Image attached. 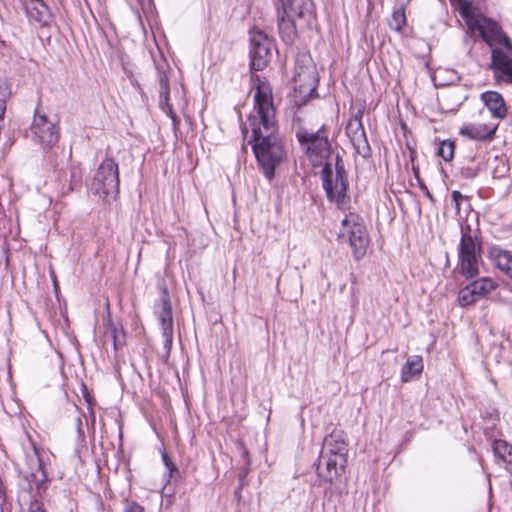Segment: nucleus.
<instances>
[{
	"label": "nucleus",
	"instance_id": "obj_1",
	"mask_svg": "<svg viewBox=\"0 0 512 512\" xmlns=\"http://www.w3.org/2000/svg\"><path fill=\"white\" fill-rule=\"evenodd\" d=\"M251 88L255 90L254 110L256 115H250L242 127L246 136L248 129L252 134L248 144L252 145L259 169L265 178L271 182L275 177L276 168L285 160L286 152L283 141L277 133L275 108L272 88L265 77L252 74Z\"/></svg>",
	"mask_w": 512,
	"mask_h": 512
},
{
	"label": "nucleus",
	"instance_id": "obj_2",
	"mask_svg": "<svg viewBox=\"0 0 512 512\" xmlns=\"http://www.w3.org/2000/svg\"><path fill=\"white\" fill-rule=\"evenodd\" d=\"M296 138L301 146H305L306 155L313 167L323 166L321 171L322 187L327 200L335 203L337 208L346 210L350 206V197L347 194L349 180L342 157H335V177L332 166L327 162L333 150L328 139L326 126L322 125L316 132L299 129Z\"/></svg>",
	"mask_w": 512,
	"mask_h": 512
},
{
	"label": "nucleus",
	"instance_id": "obj_3",
	"mask_svg": "<svg viewBox=\"0 0 512 512\" xmlns=\"http://www.w3.org/2000/svg\"><path fill=\"white\" fill-rule=\"evenodd\" d=\"M347 442L344 432L333 430L323 440L317 475L319 485L324 486V497L331 500L341 494V476L347 464Z\"/></svg>",
	"mask_w": 512,
	"mask_h": 512
},
{
	"label": "nucleus",
	"instance_id": "obj_4",
	"mask_svg": "<svg viewBox=\"0 0 512 512\" xmlns=\"http://www.w3.org/2000/svg\"><path fill=\"white\" fill-rule=\"evenodd\" d=\"M33 139L40 143L44 148V158L46 162L57 168L59 163L54 160L60 151H64L57 146L60 138V128L57 119H50L45 114L35 113L31 125Z\"/></svg>",
	"mask_w": 512,
	"mask_h": 512
},
{
	"label": "nucleus",
	"instance_id": "obj_5",
	"mask_svg": "<svg viewBox=\"0 0 512 512\" xmlns=\"http://www.w3.org/2000/svg\"><path fill=\"white\" fill-rule=\"evenodd\" d=\"M459 273L468 279H473L479 275L481 261V242L472 236L469 226L466 230L462 228L461 238L457 247Z\"/></svg>",
	"mask_w": 512,
	"mask_h": 512
},
{
	"label": "nucleus",
	"instance_id": "obj_6",
	"mask_svg": "<svg viewBox=\"0 0 512 512\" xmlns=\"http://www.w3.org/2000/svg\"><path fill=\"white\" fill-rule=\"evenodd\" d=\"M119 166L110 157H106L98 166L89 184V190L102 199L116 197L119 194Z\"/></svg>",
	"mask_w": 512,
	"mask_h": 512
},
{
	"label": "nucleus",
	"instance_id": "obj_7",
	"mask_svg": "<svg viewBox=\"0 0 512 512\" xmlns=\"http://www.w3.org/2000/svg\"><path fill=\"white\" fill-rule=\"evenodd\" d=\"M341 224L343 229L339 233V238L347 237L354 259H362L369 244V236L362 218L350 213L342 220Z\"/></svg>",
	"mask_w": 512,
	"mask_h": 512
},
{
	"label": "nucleus",
	"instance_id": "obj_8",
	"mask_svg": "<svg viewBox=\"0 0 512 512\" xmlns=\"http://www.w3.org/2000/svg\"><path fill=\"white\" fill-rule=\"evenodd\" d=\"M272 40L262 31L250 32V68L252 71H261L269 63L271 57Z\"/></svg>",
	"mask_w": 512,
	"mask_h": 512
},
{
	"label": "nucleus",
	"instance_id": "obj_9",
	"mask_svg": "<svg viewBox=\"0 0 512 512\" xmlns=\"http://www.w3.org/2000/svg\"><path fill=\"white\" fill-rule=\"evenodd\" d=\"M497 286L498 284L489 277L476 279L460 289L458 293V303L462 307L475 304L488 296Z\"/></svg>",
	"mask_w": 512,
	"mask_h": 512
},
{
	"label": "nucleus",
	"instance_id": "obj_10",
	"mask_svg": "<svg viewBox=\"0 0 512 512\" xmlns=\"http://www.w3.org/2000/svg\"><path fill=\"white\" fill-rule=\"evenodd\" d=\"M155 309L162 328V336L165 340L164 347L170 350L173 342V314L169 292L166 287L162 288V295L156 303Z\"/></svg>",
	"mask_w": 512,
	"mask_h": 512
},
{
	"label": "nucleus",
	"instance_id": "obj_11",
	"mask_svg": "<svg viewBox=\"0 0 512 512\" xmlns=\"http://www.w3.org/2000/svg\"><path fill=\"white\" fill-rule=\"evenodd\" d=\"M346 135L350 139L357 154L367 159L371 157V147L362 124V112L354 115L346 126Z\"/></svg>",
	"mask_w": 512,
	"mask_h": 512
},
{
	"label": "nucleus",
	"instance_id": "obj_12",
	"mask_svg": "<svg viewBox=\"0 0 512 512\" xmlns=\"http://www.w3.org/2000/svg\"><path fill=\"white\" fill-rule=\"evenodd\" d=\"M29 22L38 28H49L53 15L43 0H22Z\"/></svg>",
	"mask_w": 512,
	"mask_h": 512
},
{
	"label": "nucleus",
	"instance_id": "obj_13",
	"mask_svg": "<svg viewBox=\"0 0 512 512\" xmlns=\"http://www.w3.org/2000/svg\"><path fill=\"white\" fill-rule=\"evenodd\" d=\"M59 163L57 168H53L58 174L57 178L62 183L63 189L73 191L82 183L83 172L79 165H71L69 171L64 170V163L67 160L64 151H60L59 155L54 157Z\"/></svg>",
	"mask_w": 512,
	"mask_h": 512
},
{
	"label": "nucleus",
	"instance_id": "obj_14",
	"mask_svg": "<svg viewBox=\"0 0 512 512\" xmlns=\"http://www.w3.org/2000/svg\"><path fill=\"white\" fill-rule=\"evenodd\" d=\"M281 13L289 17H297L299 21H305L310 25L314 19L313 3L311 0H279Z\"/></svg>",
	"mask_w": 512,
	"mask_h": 512
},
{
	"label": "nucleus",
	"instance_id": "obj_15",
	"mask_svg": "<svg viewBox=\"0 0 512 512\" xmlns=\"http://www.w3.org/2000/svg\"><path fill=\"white\" fill-rule=\"evenodd\" d=\"M466 24L470 30L479 31L480 37L490 47L494 45L497 38L503 32L501 26L496 21L488 17H482V20L479 21L475 15L474 18L467 21Z\"/></svg>",
	"mask_w": 512,
	"mask_h": 512
},
{
	"label": "nucleus",
	"instance_id": "obj_16",
	"mask_svg": "<svg viewBox=\"0 0 512 512\" xmlns=\"http://www.w3.org/2000/svg\"><path fill=\"white\" fill-rule=\"evenodd\" d=\"M158 82L159 90V107L171 119L173 130L176 132L179 129L180 119L173 110L172 105L169 103L170 86L167 74L165 71L158 69Z\"/></svg>",
	"mask_w": 512,
	"mask_h": 512
},
{
	"label": "nucleus",
	"instance_id": "obj_17",
	"mask_svg": "<svg viewBox=\"0 0 512 512\" xmlns=\"http://www.w3.org/2000/svg\"><path fill=\"white\" fill-rule=\"evenodd\" d=\"M277 10L279 35L286 45H292L297 38V27L304 28L309 25H306L305 21H299L297 17H289L281 13L279 8Z\"/></svg>",
	"mask_w": 512,
	"mask_h": 512
},
{
	"label": "nucleus",
	"instance_id": "obj_18",
	"mask_svg": "<svg viewBox=\"0 0 512 512\" xmlns=\"http://www.w3.org/2000/svg\"><path fill=\"white\" fill-rule=\"evenodd\" d=\"M488 257L495 268L512 278V252L501 248L500 246H492L489 248Z\"/></svg>",
	"mask_w": 512,
	"mask_h": 512
},
{
	"label": "nucleus",
	"instance_id": "obj_19",
	"mask_svg": "<svg viewBox=\"0 0 512 512\" xmlns=\"http://www.w3.org/2000/svg\"><path fill=\"white\" fill-rule=\"evenodd\" d=\"M481 99L493 117L502 119L506 116L507 109L505 101L500 93L487 91L481 94Z\"/></svg>",
	"mask_w": 512,
	"mask_h": 512
},
{
	"label": "nucleus",
	"instance_id": "obj_20",
	"mask_svg": "<svg viewBox=\"0 0 512 512\" xmlns=\"http://www.w3.org/2000/svg\"><path fill=\"white\" fill-rule=\"evenodd\" d=\"M489 68L494 69L498 77L504 78L512 70V59L503 50L493 48Z\"/></svg>",
	"mask_w": 512,
	"mask_h": 512
},
{
	"label": "nucleus",
	"instance_id": "obj_21",
	"mask_svg": "<svg viewBox=\"0 0 512 512\" xmlns=\"http://www.w3.org/2000/svg\"><path fill=\"white\" fill-rule=\"evenodd\" d=\"M496 128H491L485 124L468 125L461 128L460 133L470 139L478 141L492 140Z\"/></svg>",
	"mask_w": 512,
	"mask_h": 512
},
{
	"label": "nucleus",
	"instance_id": "obj_22",
	"mask_svg": "<svg viewBox=\"0 0 512 512\" xmlns=\"http://www.w3.org/2000/svg\"><path fill=\"white\" fill-rule=\"evenodd\" d=\"M105 326L109 336L113 340L114 350L117 351L118 349L122 348L126 343V334L122 324L119 322H114L110 314H108Z\"/></svg>",
	"mask_w": 512,
	"mask_h": 512
},
{
	"label": "nucleus",
	"instance_id": "obj_23",
	"mask_svg": "<svg viewBox=\"0 0 512 512\" xmlns=\"http://www.w3.org/2000/svg\"><path fill=\"white\" fill-rule=\"evenodd\" d=\"M423 359L419 355H414L406 361L401 370L402 382H409L414 376L420 375L423 371Z\"/></svg>",
	"mask_w": 512,
	"mask_h": 512
},
{
	"label": "nucleus",
	"instance_id": "obj_24",
	"mask_svg": "<svg viewBox=\"0 0 512 512\" xmlns=\"http://www.w3.org/2000/svg\"><path fill=\"white\" fill-rule=\"evenodd\" d=\"M494 454L504 461L512 472V445L505 440H495L492 444Z\"/></svg>",
	"mask_w": 512,
	"mask_h": 512
},
{
	"label": "nucleus",
	"instance_id": "obj_25",
	"mask_svg": "<svg viewBox=\"0 0 512 512\" xmlns=\"http://www.w3.org/2000/svg\"><path fill=\"white\" fill-rule=\"evenodd\" d=\"M29 481L35 485L38 493H40L43 485L48 481L47 472L39 458L37 459V470L30 474Z\"/></svg>",
	"mask_w": 512,
	"mask_h": 512
},
{
	"label": "nucleus",
	"instance_id": "obj_26",
	"mask_svg": "<svg viewBox=\"0 0 512 512\" xmlns=\"http://www.w3.org/2000/svg\"><path fill=\"white\" fill-rule=\"evenodd\" d=\"M452 3L458 5L459 14L464 19L465 23L470 21L475 16L472 3L468 0H451Z\"/></svg>",
	"mask_w": 512,
	"mask_h": 512
},
{
	"label": "nucleus",
	"instance_id": "obj_27",
	"mask_svg": "<svg viewBox=\"0 0 512 512\" xmlns=\"http://www.w3.org/2000/svg\"><path fill=\"white\" fill-rule=\"evenodd\" d=\"M455 144L451 140H443L439 144L437 155L445 161H451L454 156Z\"/></svg>",
	"mask_w": 512,
	"mask_h": 512
},
{
	"label": "nucleus",
	"instance_id": "obj_28",
	"mask_svg": "<svg viewBox=\"0 0 512 512\" xmlns=\"http://www.w3.org/2000/svg\"><path fill=\"white\" fill-rule=\"evenodd\" d=\"M406 23L405 11L403 8H399L392 13V18L389 21L391 29L395 31H401Z\"/></svg>",
	"mask_w": 512,
	"mask_h": 512
},
{
	"label": "nucleus",
	"instance_id": "obj_29",
	"mask_svg": "<svg viewBox=\"0 0 512 512\" xmlns=\"http://www.w3.org/2000/svg\"><path fill=\"white\" fill-rule=\"evenodd\" d=\"M163 477L165 479V485L180 477V471L174 462L166 466V472Z\"/></svg>",
	"mask_w": 512,
	"mask_h": 512
},
{
	"label": "nucleus",
	"instance_id": "obj_30",
	"mask_svg": "<svg viewBox=\"0 0 512 512\" xmlns=\"http://www.w3.org/2000/svg\"><path fill=\"white\" fill-rule=\"evenodd\" d=\"M412 170H413V174L418 182L419 188L425 193V195L431 201H433L434 198H433L432 194L430 193V191H429L428 187L426 186V184L424 183V181H422V179L420 178L419 168L417 166L413 165Z\"/></svg>",
	"mask_w": 512,
	"mask_h": 512
},
{
	"label": "nucleus",
	"instance_id": "obj_31",
	"mask_svg": "<svg viewBox=\"0 0 512 512\" xmlns=\"http://www.w3.org/2000/svg\"><path fill=\"white\" fill-rule=\"evenodd\" d=\"M83 418L86 419L85 415H78L75 420L77 439L80 442H83L85 440V433L83 430Z\"/></svg>",
	"mask_w": 512,
	"mask_h": 512
},
{
	"label": "nucleus",
	"instance_id": "obj_32",
	"mask_svg": "<svg viewBox=\"0 0 512 512\" xmlns=\"http://www.w3.org/2000/svg\"><path fill=\"white\" fill-rule=\"evenodd\" d=\"M479 169L476 167H462L460 169V175L465 179H473L478 175Z\"/></svg>",
	"mask_w": 512,
	"mask_h": 512
},
{
	"label": "nucleus",
	"instance_id": "obj_33",
	"mask_svg": "<svg viewBox=\"0 0 512 512\" xmlns=\"http://www.w3.org/2000/svg\"><path fill=\"white\" fill-rule=\"evenodd\" d=\"M495 43L503 45L507 51H512V41L504 31L497 38Z\"/></svg>",
	"mask_w": 512,
	"mask_h": 512
},
{
	"label": "nucleus",
	"instance_id": "obj_34",
	"mask_svg": "<svg viewBox=\"0 0 512 512\" xmlns=\"http://www.w3.org/2000/svg\"><path fill=\"white\" fill-rule=\"evenodd\" d=\"M124 512H145V509L135 501H126Z\"/></svg>",
	"mask_w": 512,
	"mask_h": 512
},
{
	"label": "nucleus",
	"instance_id": "obj_35",
	"mask_svg": "<svg viewBox=\"0 0 512 512\" xmlns=\"http://www.w3.org/2000/svg\"><path fill=\"white\" fill-rule=\"evenodd\" d=\"M451 198H452V201L455 203L456 210L459 211L460 210L461 201L464 198L463 195L461 194V192H459L457 190H454L451 193Z\"/></svg>",
	"mask_w": 512,
	"mask_h": 512
},
{
	"label": "nucleus",
	"instance_id": "obj_36",
	"mask_svg": "<svg viewBox=\"0 0 512 512\" xmlns=\"http://www.w3.org/2000/svg\"><path fill=\"white\" fill-rule=\"evenodd\" d=\"M29 512H45L42 507V504L38 501H33L30 503Z\"/></svg>",
	"mask_w": 512,
	"mask_h": 512
},
{
	"label": "nucleus",
	"instance_id": "obj_37",
	"mask_svg": "<svg viewBox=\"0 0 512 512\" xmlns=\"http://www.w3.org/2000/svg\"><path fill=\"white\" fill-rule=\"evenodd\" d=\"M318 97L317 89L316 87H312L309 89L308 95L305 97V99L302 101V104H306L308 100L312 98Z\"/></svg>",
	"mask_w": 512,
	"mask_h": 512
},
{
	"label": "nucleus",
	"instance_id": "obj_38",
	"mask_svg": "<svg viewBox=\"0 0 512 512\" xmlns=\"http://www.w3.org/2000/svg\"><path fill=\"white\" fill-rule=\"evenodd\" d=\"M161 456L165 467L173 462L165 450L161 452Z\"/></svg>",
	"mask_w": 512,
	"mask_h": 512
}]
</instances>
